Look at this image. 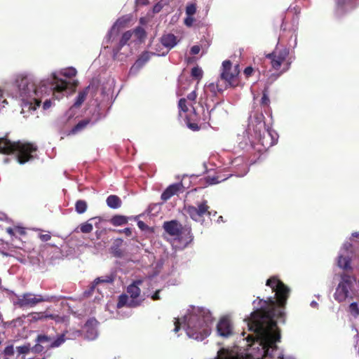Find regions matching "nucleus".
<instances>
[{
	"label": "nucleus",
	"mask_w": 359,
	"mask_h": 359,
	"mask_svg": "<svg viewBox=\"0 0 359 359\" xmlns=\"http://www.w3.org/2000/svg\"><path fill=\"white\" fill-rule=\"evenodd\" d=\"M266 285L275 292L276 301L272 297L264 301L259 309L251 313L248 325L250 331L260 337L264 349V356L268 357L271 356L270 349L277 351L276 343L280 341V332L275 318H284L285 313L280 309L285 306L290 290L276 276L269 278Z\"/></svg>",
	"instance_id": "1"
},
{
	"label": "nucleus",
	"mask_w": 359,
	"mask_h": 359,
	"mask_svg": "<svg viewBox=\"0 0 359 359\" xmlns=\"http://www.w3.org/2000/svg\"><path fill=\"white\" fill-rule=\"evenodd\" d=\"M51 78L50 81H41L38 86L27 76L22 77L16 81L20 97L22 99L33 97L35 102V106L32 107L33 109H36L41 104V100L36 98L35 96L50 92L55 95L56 93H62L67 88L69 83L66 80L59 79L55 74H53Z\"/></svg>",
	"instance_id": "2"
},
{
	"label": "nucleus",
	"mask_w": 359,
	"mask_h": 359,
	"mask_svg": "<svg viewBox=\"0 0 359 359\" xmlns=\"http://www.w3.org/2000/svg\"><path fill=\"white\" fill-rule=\"evenodd\" d=\"M212 317L209 311L198 309L191 313L187 320V334L196 340L202 341L210 334Z\"/></svg>",
	"instance_id": "3"
},
{
	"label": "nucleus",
	"mask_w": 359,
	"mask_h": 359,
	"mask_svg": "<svg viewBox=\"0 0 359 359\" xmlns=\"http://www.w3.org/2000/svg\"><path fill=\"white\" fill-rule=\"evenodd\" d=\"M239 74L238 65L233 67L230 60H224L222 62L219 79L215 84L212 83L208 86L210 90L216 95L217 93H221L229 87H236L239 83Z\"/></svg>",
	"instance_id": "4"
},
{
	"label": "nucleus",
	"mask_w": 359,
	"mask_h": 359,
	"mask_svg": "<svg viewBox=\"0 0 359 359\" xmlns=\"http://www.w3.org/2000/svg\"><path fill=\"white\" fill-rule=\"evenodd\" d=\"M163 228L169 236L173 237V243L179 249H184L193 241L191 227L183 226L176 219L165 222Z\"/></svg>",
	"instance_id": "5"
},
{
	"label": "nucleus",
	"mask_w": 359,
	"mask_h": 359,
	"mask_svg": "<svg viewBox=\"0 0 359 359\" xmlns=\"http://www.w3.org/2000/svg\"><path fill=\"white\" fill-rule=\"evenodd\" d=\"M37 149V146L31 142L17 141L14 154L18 162L20 164H24L34 158L32 154L35 153Z\"/></svg>",
	"instance_id": "6"
},
{
	"label": "nucleus",
	"mask_w": 359,
	"mask_h": 359,
	"mask_svg": "<svg viewBox=\"0 0 359 359\" xmlns=\"http://www.w3.org/2000/svg\"><path fill=\"white\" fill-rule=\"evenodd\" d=\"M355 281V278H353L350 275L345 273H342L341 275V280L334 294V299L338 302L346 301L350 296V292Z\"/></svg>",
	"instance_id": "7"
},
{
	"label": "nucleus",
	"mask_w": 359,
	"mask_h": 359,
	"mask_svg": "<svg viewBox=\"0 0 359 359\" xmlns=\"http://www.w3.org/2000/svg\"><path fill=\"white\" fill-rule=\"evenodd\" d=\"M289 55V50L283 48L282 50H276L269 54L266 57L270 59L271 67L275 70L280 69L281 65L284 64L285 67L280 72V74L287 71L290 67L291 61L287 60Z\"/></svg>",
	"instance_id": "8"
},
{
	"label": "nucleus",
	"mask_w": 359,
	"mask_h": 359,
	"mask_svg": "<svg viewBox=\"0 0 359 359\" xmlns=\"http://www.w3.org/2000/svg\"><path fill=\"white\" fill-rule=\"evenodd\" d=\"M210 206L208 205L207 201L204 200L198 204L197 207L194 205H187L184 207L186 212L189 217L196 222H200L205 215H210L209 211Z\"/></svg>",
	"instance_id": "9"
},
{
	"label": "nucleus",
	"mask_w": 359,
	"mask_h": 359,
	"mask_svg": "<svg viewBox=\"0 0 359 359\" xmlns=\"http://www.w3.org/2000/svg\"><path fill=\"white\" fill-rule=\"evenodd\" d=\"M47 301L41 294H34L32 293H25L22 296L19 297L15 302L20 308L34 307L39 303Z\"/></svg>",
	"instance_id": "10"
},
{
	"label": "nucleus",
	"mask_w": 359,
	"mask_h": 359,
	"mask_svg": "<svg viewBox=\"0 0 359 359\" xmlns=\"http://www.w3.org/2000/svg\"><path fill=\"white\" fill-rule=\"evenodd\" d=\"M68 333L67 330H65L62 334L57 336L56 339H53L50 336H48L46 334H39L36 339V341L37 343L44 344L46 342L50 343L48 348H55L60 347L62 344H63L67 339H69V337H66Z\"/></svg>",
	"instance_id": "11"
},
{
	"label": "nucleus",
	"mask_w": 359,
	"mask_h": 359,
	"mask_svg": "<svg viewBox=\"0 0 359 359\" xmlns=\"http://www.w3.org/2000/svg\"><path fill=\"white\" fill-rule=\"evenodd\" d=\"M133 32H135L136 34H138L139 32L144 33V30L140 27L136 28L133 32L128 30L123 33L117 44H116L112 48V57L114 60L117 59L120 50L130 40Z\"/></svg>",
	"instance_id": "12"
},
{
	"label": "nucleus",
	"mask_w": 359,
	"mask_h": 359,
	"mask_svg": "<svg viewBox=\"0 0 359 359\" xmlns=\"http://www.w3.org/2000/svg\"><path fill=\"white\" fill-rule=\"evenodd\" d=\"M334 13L338 18L353 11L358 6L357 0H334Z\"/></svg>",
	"instance_id": "13"
},
{
	"label": "nucleus",
	"mask_w": 359,
	"mask_h": 359,
	"mask_svg": "<svg viewBox=\"0 0 359 359\" xmlns=\"http://www.w3.org/2000/svg\"><path fill=\"white\" fill-rule=\"evenodd\" d=\"M262 129L256 130L255 133L259 137L260 144L265 148H269L274 145L277 142L276 134L274 135L269 130H266L265 127Z\"/></svg>",
	"instance_id": "14"
},
{
	"label": "nucleus",
	"mask_w": 359,
	"mask_h": 359,
	"mask_svg": "<svg viewBox=\"0 0 359 359\" xmlns=\"http://www.w3.org/2000/svg\"><path fill=\"white\" fill-rule=\"evenodd\" d=\"M186 123L189 129L193 131H198L200 129L199 123L201 116L192 107V110L185 117Z\"/></svg>",
	"instance_id": "15"
},
{
	"label": "nucleus",
	"mask_w": 359,
	"mask_h": 359,
	"mask_svg": "<svg viewBox=\"0 0 359 359\" xmlns=\"http://www.w3.org/2000/svg\"><path fill=\"white\" fill-rule=\"evenodd\" d=\"M217 330L220 336L227 337L232 334V326L227 318H222L217 325Z\"/></svg>",
	"instance_id": "16"
},
{
	"label": "nucleus",
	"mask_w": 359,
	"mask_h": 359,
	"mask_svg": "<svg viewBox=\"0 0 359 359\" xmlns=\"http://www.w3.org/2000/svg\"><path fill=\"white\" fill-rule=\"evenodd\" d=\"M161 44L167 48L165 52L158 53V55H165L168 53L169 50L173 48L177 43L176 36L172 34H167L162 36L161 38Z\"/></svg>",
	"instance_id": "17"
},
{
	"label": "nucleus",
	"mask_w": 359,
	"mask_h": 359,
	"mask_svg": "<svg viewBox=\"0 0 359 359\" xmlns=\"http://www.w3.org/2000/svg\"><path fill=\"white\" fill-rule=\"evenodd\" d=\"M182 183H175L168 186L165 191L162 193L161 198L163 201H167L172 196L176 195L182 188Z\"/></svg>",
	"instance_id": "18"
},
{
	"label": "nucleus",
	"mask_w": 359,
	"mask_h": 359,
	"mask_svg": "<svg viewBox=\"0 0 359 359\" xmlns=\"http://www.w3.org/2000/svg\"><path fill=\"white\" fill-rule=\"evenodd\" d=\"M15 142H11L6 137H0V153L4 154H14Z\"/></svg>",
	"instance_id": "19"
},
{
	"label": "nucleus",
	"mask_w": 359,
	"mask_h": 359,
	"mask_svg": "<svg viewBox=\"0 0 359 359\" xmlns=\"http://www.w3.org/2000/svg\"><path fill=\"white\" fill-rule=\"evenodd\" d=\"M97 323V320L94 318H90L86 321L84 325V329L88 334V337L93 339L96 336Z\"/></svg>",
	"instance_id": "20"
},
{
	"label": "nucleus",
	"mask_w": 359,
	"mask_h": 359,
	"mask_svg": "<svg viewBox=\"0 0 359 359\" xmlns=\"http://www.w3.org/2000/svg\"><path fill=\"white\" fill-rule=\"evenodd\" d=\"M123 241L121 238H116L114 241L111 247L110 248L111 253L117 258H121L124 255V252L121 249Z\"/></svg>",
	"instance_id": "21"
},
{
	"label": "nucleus",
	"mask_w": 359,
	"mask_h": 359,
	"mask_svg": "<svg viewBox=\"0 0 359 359\" xmlns=\"http://www.w3.org/2000/svg\"><path fill=\"white\" fill-rule=\"evenodd\" d=\"M151 55H153V53L148 51L143 52L132 66L131 70H139L141 69L149 60Z\"/></svg>",
	"instance_id": "22"
},
{
	"label": "nucleus",
	"mask_w": 359,
	"mask_h": 359,
	"mask_svg": "<svg viewBox=\"0 0 359 359\" xmlns=\"http://www.w3.org/2000/svg\"><path fill=\"white\" fill-rule=\"evenodd\" d=\"M142 283V280H137L128 286L127 292L130 294V298L137 299L140 296L141 290L139 286Z\"/></svg>",
	"instance_id": "23"
},
{
	"label": "nucleus",
	"mask_w": 359,
	"mask_h": 359,
	"mask_svg": "<svg viewBox=\"0 0 359 359\" xmlns=\"http://www.w3.org/2000/svg\"><path fill=\"white\" fill-rule=\"evenodd\" d=\"M91 120L90 118H86L80 121L76 125H75L72 130L69 132L68 135H76L84 129L90 124Z\"/></svg>",
	"instance_id": "24"
},
{
	"label": "nucleus",
	"mask_w": 359,
	"mask_h": 359,
	"mask_svg": "<svg viewBox=\"0 0 359 359\" xmlns=\"http://www.w3.org/2000/svg\"><path fill=\"white\" fill-rule=\"evenodd\" d=\"M107 205L112 209H117L122 205L121 198L116 195H110L106 200Z\"/></svg>",
	"instance_id": "25"
},
{
	"label": "nucleus",
	"mask_w": 359,
	"mask_h": 359,
	"mask_svg": "<svg viewBox=\"0 0 359 359\" xmlns=\"http://www.w3.org/2000/svg\"><path fill=\"white\" fill-rule=\"evenodd\" d=\"M109 222L115 226H119L128 224V219L124 215H116L110 219Z\"/></svg>",
	"instance_id": "26"
},
{
	"label": "nucleus",
	"mask_w": 359,
	"mask_h": 359,
	"mask_svg": "<svg viewBox=\"0 0 359 359\" xmlns=\"http://www.w3.org/2000/svg\"><path fill=\"white\" fill-rule=\"evenodd\" d=\"M89 87L86 88L82 91H80L76 97V101L73 105V107L76 108L80 107V106L83 104V102L86 100V97L88 93Z\"/></svg>",
	"instance_id": "27"
},
{
	"label": "nucleus",
	"mask_w": 359,
	"mask_h": 359,
	"mask_svg": "<svg viewBox=\"0 0 359 359\" xmlns=\"http://www.w3.org/2000/svg\"><path fill=\"white\" fill-rule=\"evenodd\" d=\"M338 266L344 270H348L351 269V259L348 257L340 255L338 257Z\"/></svg>",
	"instance_id": "28"
},
{
	"label": "nucleus",
	"mask_w": 359,
	"mask_h": 359,
	"mask_svg": "<svg viewBox=\"0 0 359 359\" xmlns=\"http://www.w3.org/2000/svg\"><path fill=\"white\" fill-rule=\"evenodd\" d=\"M264 116L262 114H255L254 116L255 122L256 123L255 128L254 130L262 129L265 127V124L263 122Z\"/></svg>",
	"instance_id": "29"
},
{
	"label": "nucleus",
	"mask_w": 359,
	"mask_h": 359,
	"mask_svg": "<svg viewBox=\"0 0 359 359\" xmlns=\"http://www.w3.org/2000/svg\"><path fill=\"white\" fill-rule=\"evenodd\" d=\"M87 203L83 200H78L75 203V210L77 213L83 214L87 210Z\"/></svg>",
	"instance_id": "30"
},
{
	"label": "nucleus",
	"mask_w": 359,
	"mask_h": 359,
	"mask_svg": "<svg viewBox=\"0 0 359 359\" xmlns=\"http://www.w3.org/2000/svg\"><path fill=\"white\" fill-rule=\"evenodd\" d=\"M114 281V278L111 276H106L104 277H98L97 278L93 284V288H94L97 285L101 283H111Z\"/></svg>",
	"instance_id": "31"
},
{
	"label": "nucleus",
	"mask_w": 359,
	"mask_h": 359,
	"mask_svg": "<svg viewBox=\"0 0 359 359\" xmlns=\"http://www.w3.org/2000/svg\"><path fill=\"white\" fill-rule=\"evenodd\" d=\"M129 297L126 294H122L118 297V302L116 304L117 308L121 309L123 306H127Z\"/></svg>",
	"instance_id": "32"
},
{
	"label": "nucleus",
	"mask_w": 359,
	"mask_h": 359,
	"mask_svg": "<svg viewBox=\"0 0 359 359\" xmlns=\"http://www.w3.org/2000/svg\"><path fill=\"white\" fill-rule=\"evenodd\" d=\"M178 108H179V115L182 116V112H188L189 109L187 105V99L186 98H181L180 99L178 102Z\"/></svg>",
	"instance_id": "33"
},
{
	"label": "nucleus",
	"mask_w": 359,
	"mask_h": 359,
	"mask_svg": "<svg viewBox=\"0 0 359 359\" xmlns=\"http://www.w3.org/2000/svg\"><path fill=\"white\" fill-rule=\"evenodd\" d=\"M269 88L265 87L262 92V97L261 100V104L262 106L268 107L270 104V100L268 96Z\"/></svg>",
	"instance_id": "34"
},
{
	"label": "nucleus",
	"mask_w": 359,
	"mask_h": 359,
	"mask_svg": "<svg viewBox=\"0 0 359 359\" xmlns=\"http://www.w3.org/2000/svg\"><path fill=\"white\" fill-rule=\"evenodd\" d=\"M191 75L193 78L200 80L203 76V71L198 67H194L191 69Z\"/></svg>",
	"instance_id": "35"
},
{
	"label": "nucleus",
	"mask_w": 359,
	"mask_h": 359,
	"mask_svg": "<svg viewBox=\"0 0 359 359\" xmlns=\"http://www.w3.org/2000/svg\"><path fill=\"white\" fill-rule=\"evenodd\" d=\"M80 230L82 233H88L93 231V224L88 222L83 223L80 225Z\"/></svg>",
	"instance_id": "36"
},
{
	"label": "nucleus",
	"mask_w": 359,
	"mask_h": 359,
	"mask_svg": "<svg viewBox=\"0 0 359 359\" xmlns=\"http://www.w3.org/2000/svg\"><path fill=\"white\" fill-rule=\"evenodd\" d=\"M203 180L205 182V185H212L220 182V180H219V177L217 176H208L205 177Z\"/></svg>",
	"instance_id": "37"
},
{
	"label": "nucleus",
	"mask_w": 359,
	"mask_h": 359,
	"mask_svg": "<svg viewBox=\"0 0 359 359\" xmlns=\"http://www.w3.org/2000/svg\"><path fill=\"white\" fill-rule=\"evenodd\" d=\"M61 74L67 78H72L76 76V70L74 68L71 67L62 71Z\"/></svg>",
	"instance_id": "38"
},
{
	"label": "nucleus",
	"mask_w": 359,
	"mask_h": 359,
	"mask_svg": "<svg viewBox=\"0 0 359 359\" xmlns=\"http://www.w3.org/2000/svg\"><path fill=\"white\" fill-rule=\"evenodd\" d=\"M348 311L353 316H358L359 315V309L358 306V304L356 302L351 303L349 305Z\"/></svg>",
	"instance_id": "39"
},
{
	"label": "nucleus",
	"mask_w": 359,
	"mask_h": 359,
	"mask_svg": "<svg viewBox=\"0 0 359 359\" xmlns=\"http://www.w3.org/2000/svg\"><path fill=\"white\" fill-rule=\"evenodd\" d=\"M196 12V6L195 4H189L186 7V14L187 16H192Z\"/></svg>",
	"instance_id": "40"
},
{
	"label": "nucleus",
	"mask_w": 359,
	"mask_h": 359,
	"mask_svg": "<svg viewBox=\"0 0 359 359\" xmlns=\"http://www.w3.org/2000/svg\"><path fill=\"white\" fill-rule=\"evenodd\" d=\"M17 351L19 354H27L30 351V345L29 344H25L20 346L16 347Z\"/></svg>",
	"instance_id": "41"
},
{
	"label": "nucleus",
	"mask_w": 359,
	"mask_h": 359,
	"mask_svg": "<svg viewBox=\"0 0 359 359\" xmlns=\"http://www.w3.org/2000/svg\"><path fill=\"white\" fill-rule=\"evenodd\" d=\"M121 23V20L118 19L116 22L115 23V25L111 27V29H110V31L108 33V36H109V39H111L113 36H117L118 35V29L116 28V26Z\"/></svg>",
	"instance_id": "42"
},
{
	"label": "nucleus",
	"mask_w": 359,
	"mask_h": 359,
	"mask_svg": "<svg viewBox=\"0 0 359 359\" xmlns=\"http://www.w3.org/2000/svg\"><path fill=\"white\" fill-rule=\"evenodd\" d=\"M112 231L118 233H124L126 236L128 237L130 236L133 233L132 229L129 227L125 228L124 229H113Z\"/></svg>",
	"instance_id": "43"
},
{
	"label": "nucleus",
	"mask_w": 359,
	"mask_h": 359,
	"mask_svg": "<svg viewBox=\"0 0 359 359\" xmlns=\"http://www.w3.org/2000/svg\"><path fill=\"white\" fill-rule=\"evenodd\" d=\"M140 305V301L137 299L129 298L127 306L129 308H135Z\"/></svg>",
	"instance_id": "44"
},
{
	"label": "nucleus",
	"mask_w": 359,
	"mask_h": 359,
	"mask_svg": "<svg viewBox=\"0 0 359 359\" xmlns=\"http://www.w3.org/2000/svg\"><path fill=\"white\" fill-rule=\"evenodd\" d=\"M4 355H8V356L13 355V354H14V348H13V345L7 346L4 348Z\"/></svg>",
	"instance_id": "45"
},
{
	"label": "nucleus",
	"mask_w": 359,
	"mask_h": 359,
	"mask_svg": "<svg viewBox=\"0 0 359 359\" xmlns=\"http://www.w3.org/2000/svg\"><path fill=\"white\" fill-rule=\"evenodd\" d=\"M163 8V4L161 1H159L154 6L153 12L154 13H158L162 10Z\"/></svg>",
	"instance_id": "46"
},
{
	"label": "nucleus",
	"mask_w": 359,
	"mask_h": 359,
	"mask_svg": "<svg viewBox=\"0 0 359 359\" xmlns=\"http://www.w3.org/2000/svg\"><path fill=\"white\" fill-rule=\"evenodd\" d=\"M254 72V69L252 67H247L245 69H244V75L245 76V77L248 79L249 78L250 76H251L252 75Z\"/></svg>",
	"instance_id": "47"
},
{
	"label": "nucleus",
	"mask_w": 359,
	"mask_h": 359,
	"mask_svg": "<svg viewBox=\"0 0 359 359\" xmlns=\"http://www.w3.org/2000/svg\"><path fill=\"white\" fill-rule=\"evenodd\" d=\"M34 318L36 320H41L43 318H52V315L50 316H44L42 313H34Z\"/></svg>",
	"instance_id": "48"
},
{
	"label": "nucleus",
	"mask_w": 359,
	"mask_h": 359,
	"mask_svg": "<svg viewBox=\"0 0 359 359\" xmlns=\"http://www.w3.org/2000/svg\"><path fill=\"white\" fill-rule=\"evenodd\" d=\"M197 97V93L196 90H193L187 95V100H189L191 102H195Z\"/></svg>",
	"instance_id": "49"
},
{
	"label": "nucleus",
	"mask_w": 359,
	"mask_h": 359,
	"mask_svg": "<svg viewBox=\"0 0 359 359\" xmlns=\"http://www.w3.org/2000/svg\"><path fill=\"white\" fill-rule=\"evenodd\" d=\"M200 50H201L200 46L198 45H195L191 48L190 53L191 55H196L200 52Z\"/></svg>",
	"instance_id": "50"
},
{
	"label": "nucleus",
	"mask_w": 359,
	"mask_h": 359,
	"mask_svg": "<svg viewBox=\"0 0 359 359\" xmlns=\"http://www.w3.org/2000/svg\"><path fill=\"white\" fill-rule=\"evenodd\" d=\"M41 343H37L34 347H33V351L35 352V353H41V351H43V346L40 344Z\"/></svg>",
	"instance_id": "51"
},
{
	"label": "nucleus",
	"mask_w": 359,
	"mask_h": 359,
	"mask_svg": "<svg viewBox=\"0 0 359 359\" xmlns=\"http://www.w3.org/2000/svg\"><path fill=\"white\" fill-rule=\"evenodd\" d=\"M39 238L41 239V241L46 242L51 238V236L48 233H45V234L41 233L39 235Z\"/></svg>",
	"instance_id": "52"
},
{
	"label": "nucleus",
	"mask_w": 359,
	"mask_h": 359,
	"mask_svg": "<svg viewBox=\"0 0 359 359\" xmlns=\"http://www.w3.org/2000/svg\"><path fill=\"white\" fill-rule=\"evenodd\" d=\"M88 221H95V226L97 227V228H99V224L102 221V218L100 217H93L91 219H90Z\"/></svg>",
	"instance_id": "53"
},
{
	"label": "nucleus",
	"mask_w": 359,
	"mask_h": 359,
	"mask_svg": "<svg viewBox=\"0 0 359 359\" xmlns=\"http://www.w3.org/2000/svg\"><path fill=\"white\" fill-rule=\"evenodd\" d=\"M193 22H194V18H192V16H187L185 20H184V24L187 25V26H191L192 24H193Z\"/></svg>",
	"instance_id": "54"
},
{
	"label": "nucleus",
	"mask_w": 359,
	"mask_h": 359,
	"mask_svg": "<svg viewBox=\"0 0 359 359\" xmlns=\"http://www.w3.org/2000/svg\"><path fill=\"white\" fill-rule=\"evenodd\" d=\"M51 101L50 100H46L44 102H43V109H48V108L50 107L51 106Z\"/></svg>",
	"instance_id": "55"
},
{
	"label": "nucleus",
	"mask_w": 359,
	"mask_h": 359,
	"mask_svg": "<svg viewBox=\"0 0 359 359\" xmlns=\"http://www.w3.org/2000/svg\"><path fill=\"white\" fill-rule=\"evenodd\" d=\"M149 3V0H136V4L137 5L146 6V5H148Z\"/></svg>",
	"instance_id": "56"
},
{
	"label": "nucleus",
	"mask_w": 359,
	"mask_h": 359,
	"mask_svg": "<svg viewBox=\"0 0 359 359\" xmlns=\"http://www.w3.org/2000/svg\"><path fill=\"white\" fill-rule=\"evenodd\" d=\"M160 290H156L155 293L151 296V299L154 301L160 299Z\"/></svg>",
	"instance_id": "57"
},
{
	"label": "nucleus",
	"mask_w": 359,
	"mask_h": 359,
	"mask_svg": "<svg viewBox=\"0 0 359 359\" xmlns=\"http://www.w3.org/2000/svg\"><path fill=\"white\" fill-rule=\"evenodd\" d=\"M180 329V323L178 320V319H177L175 321V328H174V332H177Z\"/></svg>",
	"instance_id": "58"
},
{
	"label": "nucleus",
	"mask_w": 359,
	"mask_h": 359,
	"mask_svg": "<svg viewBox=\"0 0 359 359\" xmlns=\"http://www.w3.org/2000/svg\"><path fill=\"white\" fill-rule=\"evenodd\" d=\"M6 232L10 234L11 236H14V230L11 227H8L6 229Z\"/></svg>",
	"instance_id": "59"
},
{
	"label": "nucleus",
	"mask_w": 359,
	"mask_h": 359,
	"mask_svg": "<svg viewBox=\"0 0 359 359\" xmlns=\"http://www.w3.org/2000/svg\"><path fill=\"white\" fill-rule=\"evenodd\" d=\"M137 226L140 229H144L145 227V224L142 221H139L137 222Z\"/></svg>",
	"instance_id": "60"
},
{
	"label": "nucleus",
	"mask_w": 359,
	"mask_h": 359,
	"mask_svg": "<svg viewBox=\"0 0 359 359\" xmlns=\"http://www.w3.org/2000/svg\"><path fill=\"white\" fill-rule=\"evenodd\" d=\"M218 359H236L234 357L226 354L224 357L219 356Z\"/></svg>",
	"instance_id": "61"
},
{
	"label": "nucleus",
	"mask_w": 359,
	"mask_h": 359,
	"mask_svg": "<svg viewBox=\"0 0 359 359\" xmlns=\"http://www.w3.org/2000/svg\"><path fill=\"white\" fill-rule=\"evenodd\" d=\"M344 247L346 250H348L349 248H352V244L350 243H346L344 244Z\"/></svg>",
	"instance_id": "62"
},
{
	"label": "nucleus",
	"mask_w": 359,
	"mask_h": 359,
	"mask_svg": "<svg viewBox=\"0 0 359 359\" xmlns=\"http://www.w3.org/2000/svg\"><path fill=\"white\" fill-rule=\"evenodd\" d=\"M352 236L355 238H359V233L358 232H354L352 233Z\"/></svg>",
	"instance_id": "63"
},
{
	"label": "nucleus",
	"mask_w": 359,
	"mask_h": 359,
	"mask_svg": "<svg viewBox=\"0 0 359 359\" xmlns=\"http://www.w3.org/2000/svg\"><path fill=\"white\" fill-rule=\"evenodd\" d=\"M253 120L250 118V125H253Z\"/></svg>",
	"instance_id": "64"
}]
</instances>
